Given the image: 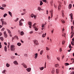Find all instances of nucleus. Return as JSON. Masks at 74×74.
Returning a JSON list of instances; mask_svg holds the SVG:
<instances>
[{"instance_id":"nucleus-24","label":"nucleus","mask_w":74,"mask_h":74,"mask_svg":"<svg viewBox=\"0 0 74 74\" xmlns=\"http://www.w3.org/2000/svg\"><path fill=\"white\" fill-rule=\"evenodd\" d=\"M9 14L12 17V13L11 12L9 11L8 12Z\"/></svg>"},{"instance_id":"nucleus-29","label":"nucleus","mask_w":74,"mask_h":74,"mask_svg":"<svg viewBox=\"0 0 74 74\" xmlns=\"http://www.w3.org/2000/svg\"><path fill=\"white\" fill-rule=\"evenodd\" d=\"M61 21L62 23H65V21L63 20H61Z\"/></svg>"},{"instance_id":"nucleus-27","label":"nucleus","mask_w":74,"mask_h":74,"mask_svg":"<svg viewBox=\"0 0 74 74\" xmlns=\"http://www.w3.org/2000/svg\"><path fill=\"white\" fill-rule=\"evenodd\" d=\"M55 70L54 69H53L51 71V73L52 74H53L54 73H55Z\"/></svg>"},{"instance_id":"nucleus-61","label":"nucleus","mask_w":74,"mask_h":74,"mask_svg":"<svg viewBox=\"0 0 74 74\" xmlns=\"http://www.w3.org/2000/svg\"><path fill=\"white\" fill-rule=\"evenodd\" d=\"M48 19L49 20H50V19H51V17H50V16L49 17Z\"/></svg>"},{"instance_id":"nucleus-51","label":"nucleus","mask_w":74,"mask_h":74,"mask_svg":"<svg viewBox=\"0 0 74 74\" xmlns=\"http://www.w3.org/2000/svg\"><path fill=\"white\" fill-rule=\"evenodd\" d=\"M19 19V18H17L16 20H15V21L16 22V21H18V20Z\"/></svg>"},{"instance_id":"nucleus-50","label":"nucleus","mask_w":74,"mask_h":74,"mask_svg":"<svg viewBox=\"0 0 74 74\" xmlns=\"http://www.w3.org/2000/svg\"><path fill=\"white\" fill-rule=\"evenodd\" d=\"M46 12H47V15H48V10H46Z\"/></svg>"},{"instance_id":"nucleus-47","label":"nucleus","mask_w":74,"mask_h":74,"mask_svg":"<svg viewBox=\"0 0 74 74\" xmlns=\"http://www.w3.org/2000/svg\"><path fill=\"white\" fill-rule=\"evenodd\" d=\"M64 43H65V41H62V45H64Z\"/></svg>"},{"instance_id":"nucleus-15","label":"nucleus","mask_w":74,"mask_h":74,"mask_svg":"<svg viewBox=\"0 0 74 74\" xmlns=\"http://www.w3.org/2000/svg\"><path fill=\"white\" fill-rule=\"evenodd\" d=\"M7 31L8 32V33H9V34H11V31H10V30L8 29H7Z\"/></svg>"},{"instance_id":"nucleus-32","label":"nucleus","mask_w":74,"mask_h":74,"mask_svg":"<svg viewBox=\"0 0 74 74\" xmlns=\"http://www.w3.org/2000/svg\"><path fill=\"white\" fill-rule=\"evenodd\" d=\"M38 11H40V10H41V8L40 7H38Z\"/></svg>"},{"instance_id":"nucleus-6","label":"nucleus","mask_w":74,"mask_h":74,"mask_svg":"<svg viewBox=\"0 0 74 74\" xmlns=\"http://www.w3.org/2000/svg\"><path fill=\"white\" fill-rule=\"evenodd\" d=\"M13 63L14 64H17V65H18V62H17V61H15L13 62Z\"/></svg>"},{"instance_id":"nucleus-3","label":"nucleus","mask_w":74,"mask_h":74,"mask_svg":"<svg viewBox=\"0 0 74 74\" xmlns=\"http://www.w3.org/2000/svg\"><path fill=\"white\" fill-rule=\"evenodd\" d=\"M69 15H70L71 18V21L72 22L73 21V14L71 13Z\"/></svg>"},{"instance_id":"nucleus-38","label":"nucleus","mask_w":74,"mask_h":74,"mask_svg":"<svg viewBox=\"0 0 74 74\" xmlns=\"http://www.w3.org/2000/svg\"><path fill=\"white\" fill-rule=\"evenodd\" d=\"M1 22H2H2H4V21H3V19L2 18L1 19Z\"/></svg>"},{"instance_id":"nucleus-34","label":"nucleus","mask_w":74,"mask_h":74,"mask_svg":"<svg viewBox=\"0 0 74 74\" xmlns=\"http://www.w3.org/2000/svg\"><path fill=\"white\" fill-rule=\"evenodd\" d=\"M31 16L32 17V18H33V17H34V14H32L31 15Z\"/></svg>"},{"instance_id":"nucleus-5","label":"nucleus","mask_w":74,"mask_h":74,"mask_svg":"<svg viewBox=\"0 0 74 74\" xmlns=\"http://www.w3.org/2000/svg\"><path fill=\"white\" fill-rule=\"evenodd\" d=\"M4 25H7V23L5 21H3V22L2 23V26H3Z\"/></svg>"},{"instance_id":"nucleus-62","label":"nucleus","mask_w":74,"mask_h":74,"mask_svg":"<svg viewBox=\"0 0 74 74\" xmlns=\"http://www.w3.org/2000/svg\"><path fill=\"white\" fill-rule=\"evenodd\" d=\"M73 28H74V27H73V26H71V29H73Z\"/></svg>"},{"instance_id":"nucleus-8","label":"nucleus","mask_w":74,"mask_h":74,"mask_svg":"<svg viewBox=\"0 0 74 74\" xmlns=\"http://www.w3.org/2000/svg\"><path fill=\"white\" fill-rule=\"evenodd\" d=\"M56 74H59V69H56Z\"/></svg>"},{"instance_id":"nucleus-11","label":"nucleus","mask_w":74,"mask_h":74,"mask_svg":"<svg viewBox=\"0 0 74 74\" xmlns=\"http://www.w3.org/2000/svg\"><path fill=\"white\" fill-rule=\"evenodd\" d=\"M62 17H64V12L63 11V10H62Z\"/></svg>"},{"instance_id":"nucleus-39","label":"nucleus","mask_w":74,"mask_h":74,"mask_svg":"<svg viewBox=\"0 0 74 74\" xmlns=\"http://www.w3.org/2000/svg\"><path fill=\"white\" fill-rule=\"evenodd\" d=\"M46 50L47 51H48L49 50V49L48 48V47H46Z\"/></svg>"},{"instance_id":"nucleus-48","label":"nucleus","mask_w":74,"mask_h":74,"mask_svg":"<svg viewBox=\"0 0 74 74\" xmlns=\"http://www.w3.org/2000/svg\"><path fill=\"white\" fill-rule=\"evenodd\" d=\"M43 2H45V3H47V1L46 0H43Z\"/></svg>"},{"instance_id":"nucleus-52","label":"nucleus","mask_w":74,"mask_h":74,"mask_svg":"<svg viewBox=\"0 0 74 74\" xmlns=\"http://www.w3.org/2000/svg\"><path fill=\"white\" fill-rule=\"evenodd\" d=\"M47 59H49V56L47 55Z\"/></svg>"},{"instance_id":"nucleus-1","label":"nucleus","mask_w":74,"mask_h":74,"mask_svg":"<svg viewBox=\"0 0 74 74\" xmlns=\"http://www.w3.org/2000/svg\"><path fill=\"white\" fill-rule=\"evenodd\" d=\"M10 50L11 51H14L15 50V46L14 45H12L10 47Z\"/></svg>"},{"instance_id":"nucleus-28","label":"nucleus","mask_w":74,"mask_h":74,"mask_svg":"<svg viewBox=\"0 0 74 74\" xmlns=\"http://www.w3.org/2000/svg\"><path fill=\"white\" fill-rule=\"evenodd\" d=\"M43 4V3H42V1H40V5H42V4Z\"/></svg>"},{"instance_id":"nucleus-56","label":"nucleus","mask_w":74,"mask_h":74,"mask_svg":"<svg viewBox=\"0 0 74 74\" xmlns=\"http://www.w3.org/2000/svg\"><path fill=\"white\" fill-rule=\"evenodd\" d=\"M73 36H74V35H73V34H72V35H71V38H72V37H73Z\"/></svg>"},{"instance_id":"nucleus-59","label":"nucleus","mask_w":74,"mask_h":74,"mask_svg":"<svg viewBox=\"0 0 74 74\" xmlns=\"http://www.w3.org/2000/svg\"><path fill=\"white\" fill-rule=\"evenodd\" d=\"M34 18L35 19H36V16L35 15L34 16Z\"/></svg>"},{"instance_id":"nucleus-54","label":"nucleus","mask_w":74,"mask_h":74,"mask_svg":"<svg viewBox=\"0 0 74 74\" xmlns=\"http://www.w3.org/2000/svg\"><path fill=\"white\" fill-rule=\"evenodd\" d=\"M33 33V31H31L29 32V33H30V34H32V33Z\"/></svg>"},{"instance_id":"nucleus-30","label":"nucleus","mask_w":74,"mask_h":74,"mask_svg":"<svg viewBox=\"0 0 74 74\" xmlns=\"http://www.w3.org/2000/svg\"><path fill=\"white\" fill-rule=\"evenodd\" d=\"M0 39L1 40V41H3L4 39L3 38V37H0Z\"/></svg>"},{"instance_id":"nucleus-25","label":"nucleus","mask_w":74,"mask_h":74,"mask_svg":"<svg viewBox=\"0 0 74 74\" xmlns=\"http://www.w3.org/2000/svg\"><path fill=\"white\" fill-rule=\"evenodd\" d=\"M28 24L29 25H32V23L31 22H28Z\"/></svg>"},{"instance_id":"nucleus-2","label":"nucleus","mask_w":74,"mask_h":74,"mask_svg":"<svg viewBox=\"0 0 74 74\" xmlns=\"http://www.w3.org/2000/svg\"><path fill=\"white\" fill-rule=\"evenodd\" d=\"M34 42L36 45H38V41L36 40H34Z\"/></svg>"},{"instance_id":"nucleus-20","label":"nucleus","mask_w":74,"mask_h":74,"mask_svg":"<svg viewBox=\"0 0 74 74\" xmlns=\"http://www.w3.org/2000/svg\"><path fill=\"white\" fill-rule=\"evenodd\" d=\"M17 45L18 46H19V47H20V46H21V43H17Z\"/></svg>"},{"instance_id":"nucleus-63","label":"nucleus","mask_w":74,"mask_h":74,"mask_svg":"<svg viewBox=\"0 0 74 74\" xmlns=\"http://www.w3.org/2000/svg\"><path fill=\"white\" fill-rule=\"evenodd\" d=\"M23 10L24 11V12H25V11H26V10L25 9H23Z\"/></svg>"},{"instance_id":"nucleus-26","label":"nucleus","mask_w":74,"mask_h":74,"mask_svg":"<svg viewBox=\"0 0 74 74\" xmlns=\"http://www.w3.org/2000/svg\"><path fill=\"white\" fill-rule=\"evenodd\" d=\"M2 6L3 7H6V5L5 4H3L2 5Z\"/></svg>"},{"instance_id":"nucleus-42","label":"nucleus","mask_w":74,"mask_h":74,"mask_svg":"<svg viewBox=\"0 0 74 74\" xmlns=\"http://www.w3.org/2000/svg\"><path fill=\"white\" fill-rule=\"evenodd\" d=\"M69 48H72V47L71 46V44H70L69 45Z\"/></svg>"},{"instance_id":"nucleus-41","label":"nucleus","mask_w":74,"mask_h":74,"mask_svg":"<svg viewBox=\"0 0 74 74\" xmlns=\"http://www.w3.org/2000/svg\"><path fill=\"white\" fill-rule=\"evenodd\" d=\"M57 59L58 60V61H60V58L58 57L57 58Z\"/></svg>"},{"instance_id":"nucleus-9","label":"nucleus","mask_w":74,"mask_h":74,"mask_svg":"<svg viewBox=\"0 0 74 74\" xmlns=\"http://www.w3.org/2000/svg\"><path fill=\"white\" fill-rule=\"evenodd\" d=\"M19 25L20 26H22L23 25V23H22V21H21V20H20L19 21Z\"/></svg>"},{"instance_id":"nucleus-37","label":"nucleus","mask_w":74,"mask_h":74,"mask_svg":"<svg viewBox=\"0 0 74 74\" xmlns=\"http://www.w3.org/2000/svg\"><path fill=\"white\" fill-rule=\"evenodd\" d=\"M2 46H1V43L0 42V48H1Z\"/></svg>"},{"instance_id":"nucleus-57","label":"nucleus","mask_w":74,"mask_h":74,"mask_svg":"<svg viewBox=\"0 0 74 74\" xmlns=\"http://www.w3.org/2000/svg\"><path fill=\"white\" fill-rule=\"evenodd\" d=\"M15 37H16L17 38V40H18L19 38H18V36H15Z\"/></svg>"},{"instance_id":"nucleus-33","label":"nucleus","mask_w":74,"mask_h":74,"mask_svg":"<svg viewBox=\"0 0 74 74\" xmlns=\"http://www.w3.org/2000/svg\"><path fill=\"white\" fill-rule=\"evenodd\" d=\"M6 16H7V14H5L3 15V17H5Z\"/></svg>"},{"instance_id":"nucleus-17","label":"nucleus","mask_w":74,"mask_h":74,"mask_svg":"<svg viewBox=\"0 0 74 74\" xmlns=\"http://www.w3.org/2000/svg\"><path fill=\"white\" fill-rule=\"evenodd\" d=\"M4 50L5 51L7 52V47L6 46H5L4 47Z\"/></svg>"},{"instance_id":"nucleus-60","label":"nucleus","mask_w":74,"mask_h":74,"mask_svg":"<svg viewBox=\"0 0 74 74\" xmlns=\"http://www.w3.org/2000/svg\"><path fill=\"white\" fill-rule=\"evenodd\" d=\"M36 24L34 23L33 25V27H35L34 26L36 25Z\"/></svg>"},{"instance_id":"nucleus-58","label":"nucleus","mask_w":74,"mask_h":74,"mask_svg":"<svg viewBox=\"0 0 74 74\" xmlns=\"http://www.w3.org/2000/svg\"><path fill=\"white\" fill-rule=\"evenodd\" d=\"M2 33L1 32H0V36H2Z\"/></svg>"},{"instance_id":"nucleus-49","label":"nucleus","mask_w":74,"mask_h":74,"mask_svg":"<svg viewBox=\"0 0 74 74\" xmlns=\"http://www.w3.org/2000/svg\"><path fill=\"white\" fill-rule=\"evenodd\" d=\"M14 58H15V56H12V59H14Z\"/></svg>"},{"instance_id":"nucleus-45","label":"nucleus","mask_w":74,"mask_h":74,"mask_svg":"<svg viewBox=\"0 0 74 74\" xmlns=\"http://www.w3.org/2000/svg\"><path fill=\"white\" fill-rule=\"evenodd\" d=\"M5 70H4V71H2V73H5Z\"/></svg>"},{"instance_id":"nucleus-13","label":"nucleus","mask_w":74,"mask_h":74,"mask_svg":"<svg viewBox=\"0 0 74 74\" xmlns=\"http://www.w3.org/2000/svg\"><path fill=\"white\" fill-rule=\"evenodd\" d=\"M72 7V5L71 4H70L69 5V9H70Z\"/></svg>"},{"instance_id":"nucleus-12","label":"nucleus","mask_w":74,"mask_h":74,"mask_svg":"<svg viewBox=\"0 0 74 74\" xmlns=\"http://www.w3.org/2000/svg\"><path fill=\"white\" fill-rule=\"evenodd\" d=\"M35 57H34V58L35 59H36L37 58V56H38V54L36 53L35 54Z\"/></svg>"},{"instance_id":"nucleus-18","label":"nucleus","mask_w":74,"mask_h":74,"mask_svg":"<svg viewBox=\"0 0 74 74\" xmlns=\"http://www.w3.org/2000/svg\"><path fill=\"white\" fill-rule=\"evenodd\" d=\"M46 33H45V34H43L42 35V37H43V38H44V37H45V36H46Z\"/></svg>"},{"instance_id":"nucleus-55","label":"nucleus","mask_w":74,"mask_h":74,"mask_svg":"<svg viewBox=\"0 0 74 74\" xmlns=\"http://www.w3.org/2000/svg\"><path fill=\"white\" fill-rule=\"evenodd\" d=\"M4 44L5 45H7V43L5 42L4 43Z\"/></svg>"},{"instance_id":"nucleus-64","label":"nucleus","mask_w":74,"mask_h":74,"mask_svg":"<svg viewBox=\"0 0 74 74\" xmlns=\"http://www.w3.org/2000/svg\"><path fill=\"white\" fill-rule=\"evenodd\" d=\"M51 32L52 34L53 33V29L52 31H51Z\"/></svg>"},{"instance_id":"nucleus-46","label":"nucleus","mask_w":74,"mask_h":74,"mask_svg":"<svg viewBox=\"0 0 74 74\" xmlns=\"http://www.w3.org/2000/svg\"><path fill=\"white\" fill-rule=\"evenodd\" d=\"M47 63V62H45V67L44 68H46V64Z\"/></svg>"},{"instance_id":"nucleus-53","label":"nucleus","mask_w":74,"mask_h":74,"mask_svg":"<svg viewBox=\"0 0 74 74\" xmlns=\"http://www.w3.org/2000/svg\"><path fill=\"white\" fill-rule=\"evenodd\" d=\"M65 35H66V33H64V34L62 35V36H64L65 37Z\"/></svg>"},{"instance_id":"nucleus-44","label":"nucleus","mask_w":74,"mask_h":74,"mask_svg":"<svg viewBox=\"0 0 74 74\" xmlns=\"http://www.w3.org/2000/svg\"><path fill=\"white\" fill-rule=\"evenodd\" d=\"M42 52H43V51L42 50V51H40V54L41 55H42Z\"/></svg>"},{"instance_id":"nucleus-40","label":"nucleus","mask_w":74,"mask_h":74,"mask_svg":"<svg viewBox=\"0 0 74 74\" xmlns=\"http://www.w3.org/2000/svg\"><path fill=\"white\" fill-rule=\"evenodd\" d=\"M50 12H51V13H52L53 12V10H51L50 11Z\"/></svg>"},{"instance_id":"nucleus-23","label":"nucleus","mask_w":74,"mask_h":74,"mask_svg":"<svg viewBox=\"0 0 74 74\" xmlns=\"http://www.w3.org/2000/svg\"><path fill=\"white\" fill-rule=\"evenodd\" d=\"M6 66L7 67H9L10 65V64L8 63H7L6 64Z\"/></svg>"},{"instance_id":"nucleus-14","label":"nucleus","mask_w":74,"mask_h":74,"mask_svg":"<svg viewBox=\"0 0 74 74\" xmlns=\"http://www.w3.org/2000/svg\"><path fill=\"white\" fill-rule=\"evenodd\" d=\"M60 8H61V5H59L58 7V10H59V11H60Z\"/></svg>"},{"instance_id":"nucleus-16","label":"nucleus","mask_w":74,"mask_h":74,"mask_svg":"<svg viewBox=\"0 0 74 74\" xmlns=\"http://www.w3.org/2000/svg\"><path fill=\"white\" fill-rule=\"evenodd\" d=\"M34 28L35 29V30L36 31H37L38 30V28H37L36 27H34Z\"/></svg>"},{"instance_id":"nucleus-36","label":"nucleus","mask_w":74,"mask_h":74,"mask_svg":"<svg viewBox=\"0 0 74 74\" xmlns=\"http://www.w3.org/2000/svg\"><path fill=\"white\" fill-rule=\"evenodd\" d=\"M4 30H5V28H3L2 29L1 31H4Z\"/></svg>"},{"instance_id":"nucleus-31","label":"nucleus","mask_w":74,"mask_h":74,"mask_svg":"<svg viewBox=\"0 0 74 74\" xmlns=\"http://www.w3.org/2000/svg\"><path fill=\"white\" fill-rule=\"evenodd\" d=\"M65 66H69V64L68 63H65Z\"/></svg>"},{"instance_id":"nucleus-22","label":"nucleus","mask_w":74,"mask_h":74,"mask_svg":"<svg viewBox=\"0 0 74 74\" xmlns=\"http://www.w3.org/2000/svg\"><path fill=\"white\" fill-rule=\"evenodd\" d=\"M23 34H24V33L23 32L21 31V36H23Z\"/></svg>"},{"instance_id":"nucleus-19","label":"nucleus","mask_w":74,"mask_h":74,"mask_svg":"<svg viewBox=\"0 0 74 74\" xmlns=\"http://www.w3.org/2000/svg\"><path fill=\"white\" fill-rule=\"evenodd\" d=\"M39 69H40V70L41 71H42V70H43L44 69V67H40Z\"/></svg>"},{"instance_id":"nucleus-4","label":"nucleus","mask_w":74,"mask_h":74,"mask_svg":"<svg viewBox=\"0 0 74 74\" xmlns=\"http://www.w3.org/2000/svg\"><path fill=\"white\" fill-rule=\"evenodd\" d=\"M4 36L5 38H7V37L8 36H7V34H6V32L4 31Z\"/></svg>"},{"instance_id":"nucleus-35","label":"nucleus","mask_w":74,"mask_h":74,"mask_svg":"<svg viewBox=\"0 0 74 74\" xmlns=\"http://www.w3.org/2000/svg\"><path fill=\"white\" fill-rule=\"evenodd\" d=\"M0 9L2 10H4V8L2 7H1Z\"/></svg>"},{"instance_id":"nucleus-21","label":"nucleus","mask_w":74,"mask_h":74,"mask_svg":"<svg viewBox=\"0 0 74 74\" xmlns=\"http://www.w3.org/2000/svg\"><path fill=\"white\" fill-rule=\"evenodd\" d=\"M58 66H59V65L58 64H56L55 65V67H58Z\"/></svg>"},{"instance_id":"nucleus-7","label":"nucleus","mask_w":74,"mask_h":74,"mask_svg":"<svg viewBox=\"0 0 74 74\" xmlns=\"http://www.w3.org/2000/svg\"><path fill=\"white\" fill-rule=\"evenodd\" d=\"M26 70L28 72H30L31 71V69L30 68H27Z\"/></svg>"},{"instance_id":"nucleus-43","label":"nucleus","mask_w":74,"mask_h":74,"mask_svg":"<svg viewBox=\"0 0 74 74\" xmlns=\"http://www.w3.org/2000/svg\"><path fill=\"white\" fill-rule=\"evenodd\" d=\"M71 44L72 45H73V46H74V43L73 42H71Z\"/></svg>"},{"instance_id":"nucleus-10","label":"nucleus","mask_w":74,"mask_h":74,"mask_svg":"<svg viewBox=\"0 0 74 74\" xmlns=\"http://www.w3.org/2000/svg\"><path fill=\"white\" fill-rule=\"evenodd\" d=\"M23 66H24V68H25V69H26L27 68V66L24 63H23V64H22Z\"/></svg>"}]
</instances>
